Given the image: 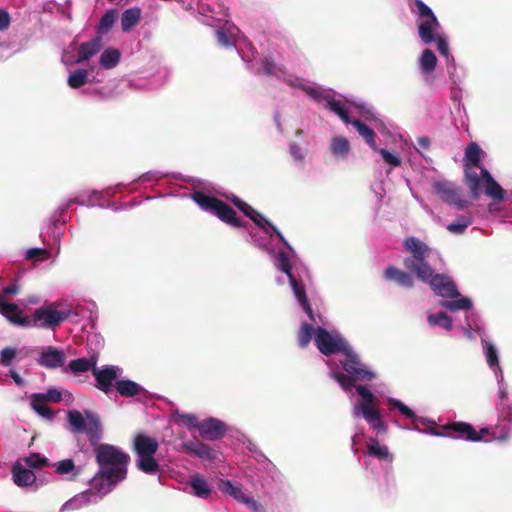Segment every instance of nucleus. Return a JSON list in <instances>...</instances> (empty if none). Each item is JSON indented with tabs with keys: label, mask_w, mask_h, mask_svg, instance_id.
<instances>
[{
	"label": "nucleus",
	"mask_w": 512,
	"mask_h": 512,
	"mask_svg": "<svg viewBox=\"0 0 512 512\" xmlns=\"http://www.w3.org/2000/svg\"><path fill=\"white\" fill-rule=\"evenodd\" d=\"M95 459L99 470L90 480V485L95 491L106 494L126 478L130 456L116 446L99 444L95 449Z\"/></svg>",
	"instance_id": "f257e3e1"
},
{
	"label": "nucleus",
	"mask_w": 512,
	"mask_h": 512,
	"mask_svg": "<svg viewBox=\"0 0 512 512\" xmlns=\"http://www.w3.org/2000/svg\"><path fill=\"white\" fill-rule=\"evenodd\" d=\"M404 248L411 254L404 259V266L420 280H426L432 275V267L428 258L432 252L431 248L422 240L410 236L404 240Z\"/></svg>",
	"instance_id": "f03ea898"
},
{
	"label": "nucleus",
	"mask_w": 512,
	"mask_h": 512,
	"mask_svg": "<svg viewBox=\"0 0 512 512\" xmlns=\"http://www.w3.org/2000/svg\"><path fill=\"white\" fill-rule=\"evenodd\" d=\"M56 303L41 306L32 314L31 325L38 328L55 329L70 316V310H58Z\"/></svg>",
	"instance_id": "7ed1b4c3"
},
{
	"label": "nucleus",
	"mask_w": 512,
	"mask_h": 512,
	"mask_svg": "<svg viewBox=\"0 0 512 512\" xmlns=\"http://www.w3.org/2000/svg\"><path fill=\"white\" fill-rule=\"evenodd\" d=\"M416 12L419 15L418 34L424 44L433 42L432 32H436L440 28V22L433 11L422 1L414 0Z\"/></svg>",
	"instance_id": "20e7f679"
},
{
	"label": "nucleus",
	"mask_w": 512,
	"mask_h": 512,
	"mask_svg": "<svg viewBox=\"0 0 512 512\" xmlns=\"http://www.w3.org/2000/svg\"><path fill=\"white\" fill-rule=\"evenodd\" d=\"M314 340L318 350L325 356L342 353L349 345L342 337L332 335L323 327L315 329Z\"/></svg>",
	"instance_id": "39448f33"
},
{
	"label": "nucleus",
	"mask_w": 512,
	"mask_h": 512,
	"mask_svg": "<svg viewBox=\"0 0 512 512\" xmlns=\"http://www.w3.org/2000/svg\"><path fill=\"white\" fill-rule=\"evenodd\" d=\"M441 431L433 430L432 435L439 437H450L455 439H463L471 442H478L476 430L474 427L462 421L450 422L440 426Z\"/></svg>",
	"instance_id": "423d86ee"
},
{
	"label": "nucleus",
	"mask_w": 512,
	"mask_h": 512,
	"mask_svg": "<svg viewBox=\"0 0 512 512\" xmlns=\"http://www.w3.org/2000/svg\"><path fill=\"white\" fill-rule=\"evenodd\" d=\"M433 189L444 202L454 205L457 209H464L470 205L469 201L462 199L461 190L451 182H435Z\"/></svg>",
	"instance_id": "0eeeda50"
},
{
	"label": "nucleus",
	"mask_w": 512,
	"mask_h": 512,
	"mask_svg": "<svg viewBox=\"0 0 512 512\" xmlns=\"http://www.w3.org/2000/svg\"><path fill=\"white\" fill-rule=\"evenodd\" d=\"M422 281L429 283L434 293L442 298L454 299L460 296L455 283L445 274H435L434 271H432V275Z\"/></svg>",
	"instance_id": "6e6552de"
},
{
	"label": "nucleus",
	"mask_w": 512,
	"mask_h": 512,
	"mask_svg": "<svg viewBox=\"0 0 512 512\" xmlns=\"http://www.w3.org/2000/svg\"><path fill=\"white\" fill-rule=\"evenodd\" d=\"M345 359L341 361L343 369L356 379L371 380L374 374L369 371L359 359V356L353 351L350 345L342 352Z\"/></svg>",
	"instance_id": "1a4fd4ad"
},
{
	"label": "nucleus",
	"mask_w": 512,
	"mask_h": 512,
	"mask_svg": "<svg viewBox=\"0 0 512 512\" xmlns=\"http://www.w3.org/2000/svg\"><path fill=\"white\" fill-rule=\"evenodd\" d=\"M198 432L205 440L217 441L225 436L227 426L223 421L210 417L200 422Z\"/></svg>",
	"instance_id": "9d476101"
},
{
	"label": "nucleus",
	"mask_w": 512,
	"mask_h": 512,
	"mask_svg": "<svg viewBox=\"0 0 512 512\" xmlns=\"http://www.w3.org/2000/svg\"><path fill=\"white\" fill-rule=\"evenodd\" d=\"M117 371L118 368L115 366H106L103 369L93 367L92 374L96 379V387L105 394H109L118 381Z\"/></svg>",
	"instance_id": "9b49d317"
},
{
	"label": "nucleus",
	"mask_w": 512,
	"mask_h": 512,
	"mask_svg": "<svg viewBox=\"0 0 512 512\" xmlns=\"http://www.w3.org/2000/svg\"><path fill=\"white\" fill-rule=\"evenodd\" d=\"M0 313L12 324L27 327L31 325L30 319L22 314L21 309L15 303L7 302L0 295Z\"/></svg>",
	"instance_id": "f8f14e48"
},
{
	"label": "nucleus",
	"mask_w": 512,
	"mask_h": 512,
	"mask_svg": "<svg viewBox=\"0 0 512 512\" xmlns=\"http://www.w3.org/2000/svg\"><path fill=\"white\" fill-rule=\"evenodd\" d=\"M65 362V354L63 351L57 349L56 347L49 346L47 347L40 355L38 359L39 365L48 368L55 369L63 366Z\"/></svg>",
	"instance_id": "ddd939ff"
},
{
	"label": "nucleus",
	"mask_w": 512,
	"mask_h": 512,
	"mask_svg": "<svg viewBox=\"0 0 512 512\" xmlns=\"http://www.w3.org/2000/svg\"><path fill=\"white\" fill-rule=\"evenodd\" d=\"M356 410H360L364 419L371 425L377 432H386L387 426L381 419L379 409L375 406L358 405Z\"/></svg>",
	"instance_id": "4468645a"
},
{
	"label": "nucleus",
	"mask_w": 512,
	"mask_h": 512,
	"mask_svg": "<svg viewBox=\"0 0 512 512\" xmlns=\"http://www.w3.org/2000/svg\"><path fill=\"white\" fill-rule=\"evenodd\" d=\"M85 415L87 416V424L83 432L86 433L90 444L92 446L99 445L98 442L102 436V426L99 417L92 413L91 411L86 410Z\"/></svg>",
	"instance_id": "2eb2a0df"
},
{
	"label": "nucleus",
	"mask_w": 512,
	"mask_h": 512,
	"mask_svg": "<svg viewBox=\"0 0 512 512\" xmlns=\"http://www.w3.org/2000/svg\"><path fill=\"white\" fill-rule=\"evenodd\" d=\"M383 277L385 280L393 281L403 288H412L414 286V279L411 274L395 266H388L384 270Z\"/></svg>",
	"instance_id": "dca6fc26"
},
{
	"label": "nucleus",
	"mask_w": 512,
	"mask_h": 512,
	"mask_svg": "<svg viewBox=\"0 0 512 512\" xmlns=\"http://www.w3.org/2000/svg\"><path fill=\"white\" fill-rule=\"evenodd\" d=\"M159 444L156 439L144 434L136 435L134 439V449L138 456H149L155 454Z\"/></svg>",
	"instance_id": "f3484780"
},
{
	"label": "nucleus",
	"mask_w": 512,
	"mask_h": 512,
	"mask_svg": "<svg viewBox=\"0 0 512 512\" xmlns=\"http://www.w3.org/2000/svg\"><path fill=\"white\" fill-rule=\"evenodd\" d=\"M214 214L223 222L233 227H245L246 223L237 217L236 211L224 201H220Z\"/></svg>",
	"instance_id": "a211bd4d"
},
{
	"label": "nucleus",
	"mask_w": 512,
	"mask_h": 512,
	"mask_svg": "<svg viewBox=\"0 0 512 512\" xmlns=\"http://www.w3.org/2000/svg\"><path fill=\"white\" fill-rule=\"evenodd\" d=\"M183 450L195 457L212 460L214 451L205 443L199 441H187L182 445Z\"/></svg>",
	"instance_id": "6ab92c4d"
},
{
	"label": "nucleus",
	"mask_w": 512,
	"mask_h": 512,
	"mask_svg": "<svg viewBox=\"0 0 512 512\" xmlns=\"http://www.w3.org/2000/svg\"><path fill=\"white\" fill-rule=\"evenodd\" d=\"M12 476L14 483L19 487L30 486L36 481L34 472L24 468L20 463L13 465Z\"/></svg>",
	"instance_id": "aec40b11"
},
{
	"label": "nucleus",
	"mask_w": 512,
	"mask_h": 512,
	"mask_svg": "<svg viewBox=\"0 0 512 512\" xmlns=\"http://www.w3.org/2000/svg\"><path fill=\"white\" fill-rule=\"evenodd\" d=\"M101 50V38L99 36L93 38L88 42L80 44L78 48V55L76 63H81L90 59Z\"/></svg>",
	"instance_id": "412c9836"
},
{
	"label": "nucleus",
	"mask_w": 512,
	"mask_h": 512,
	"mask_svg": "<svg viewBox=\"0 0 512 512\" xmlns=\"http://www.w3.org/2000/svg\"><path fill=\"white\" fill-rule=\"evenodd\" d=\"M192 199L196 204H198L202 209L214 213L217 209L218 204L220 203V199L205 194L201 191H196L192 194Z\"/></svg>",
	"instance_id": "4be33fe9"
},
{
	"label": "nucleus",
	"mask_w": 512,
	"mask_h": 512,
	"mask_svg": "<svg viewBox=\"0 0 512 512\" xmlns=\"http://www.w3.org/2000/svg\"><path fill=\"white\" fill-rule=\"evenodd\" d=\"M367 454L379 460H392V455L387 446H381L376 438H369L366 444Z\"/></svg>",
	"instance_id": "5701e85b"
},
{
	"label": "nucleus",
	"mask_w": 512,
	"mask_h": 512,
	"mask_svg": "<svg viewBox=\"0 0 512 512\" xmlns=\"http://www.w3.org/2000/svg\"><path fill=\"white\" fill-rule=\"evenodd\" d=\"M465 184L469 188L471 196L474 200L480 197L481 180L476 171L471 170L465 165Z\"/></svg>",
	"instance_id": "b1692460"
},
{
	"label": "nucleus",
	"mask_w": 512,
	"mask_h": 512,
	"mask_svg": "<svg viewBox=\"0 0 512 512\" xmlns=\"http://www.w3.org/2000/svg\"><path fill=\"white\" fill-rule=\"evenodd\" d=\"M190 487L193 494L200 498H207L211 493L209 484L200 474L193 475L190 478Z\"/></svg>",
	"instance_id": "393cba45"
},
{
	"label": "nucleus",
	"mask_w": 512,
	"mask_h": 512,
	"mask_svg": "<svg viewBox=\"0 0 512 512\" xmlns=\"http://www.w3.org/2000/svg\"><path fill=\"white\" fill-rule=\"evenodd\" d=\"M351 124L357 129L358 133L363 137L366 143L374 150L377 151L378 147L375 142L376 133L370 127H368L365 123L360 121L359 119H355L351 122Z\"/></svg>",
	"instance_id": "a878e982"
},
{
	"label": "nucleus",
	"mask_w": 512,
	"mask_h": 512,
	"mask_svg": "<svg viewBox=\"0 0 512 512\" xmlns=\"http://www.w3.org/2000/svg\"><path fill=\"white\" fill-rule=\"evenodd\" d=\"M115 388L122 397L127 398L136 396L142 390L138 383L128 379L116 381Z\"/></svg>",
	"instance_id": "bb28decb"
},
{
	"label": "nucleus",
	"mask_w": 512,
	"mask_h": 512,
	"mask_svg": "<svg viewBox=\"0 0 512 512\" xmlns=\"http://www.w3.org/2000/svg\"><path fill=\"white\" fill-rule=\"evenodd\" d=\"M141 18V10L139 8H130L125 10L121 16V27L124 32H128L134 27Z\"/></svg>",
	"instance_id": "cd10ccee"
},
{
	"label": "nucleus",
	"mask_w": 512,
	"mask_h": 512,
	"mask_svg": "<svg viewBox=\"0 0 512 512\" xmlns=\"http://www.w3.org/2000/svg\"><path fill=\"white\" fill-rule=\"evenodd\" d=\"M218 487L222 493L232 496L243 504L245 499L249 496L243 492L241 487L233 485L230 480H221Z\"/></svg>",
	"instance_id": "c85d7f7f"
},
{
	"label": "nucleus",
	"mask_w": 512,
	"mask_h": 512,
	"mask_svg": "<svg viewBox=\"0 0 512 512\" xmlns=\"http://www.w3.org/2000/svg\"><path fill=\"white\" fill-rule=\"evenodd\" d=\"M95 366V362L88 358H78L71 360L68 366L64 369L65 372H72L74 374H80L89 371Z\"/></svg>",
	"instance_id": "c756f323"
},
{
	"label": "nucleus",
	"mask_w": 512,
	"mask_h": 512,
	"mask_svg": "<svg viewBox=\"0 0 512 512\" xmlns=\"http://www.w3.org/2000/svg\"><path fill=\"white\" fill-rule=\"evenodd\" d=\"M420 69L424 74L433 72L437 65V57L431 49H425L419 60Z\"/></svg>",
	"instance_id": "7c9ffc66"
},
{
	"label": "nucleus",
	"mask_w": 512,
	"mask_h": 512,
	"mask_svg": "<svg viewBox=\"0 0 512 512\" xmlns=\"http://www.w3.org/2000/svg\"><path fill=\"white\" fill-rule=\"evenodd\" d=\"M154 454L149 456H139L137 467L139 470L146 474H155L161 471L160 465L153 457Z\"/></svg>",
	"instance_id": "2f4dec72"
},
{
	"label": "nucleus",
	"mask_w": 512,
	"mask_h": 512,
	"mask_svg": "<svg viewBox=\"0 0 512 512\" xmlns=\"http://www.w3.org/2000/svg\"><path fill=\"white\" fill-rule=\"evenodd\" d=\"M71 430L75 433L83 432L87 424V416L77 410L69 411L67 415Z\"/></svg>",
	"instance_id": "473e14b6"
},
{
	"label": "nucleus",
	"mask_w": 512,
	"mask_h": 512,
	"mask_svg": "<svg viewBox=\"0 0 512 512\" xmlns=\"http://www.w3.org/2000/svg\"><path fill=\"white\" fill-rule=\"evenodd\" d=\"M173 418L175 420V423L178 425L185 426L188 429L196 428L197 430H199L200 422L198 421L197 416L194 414L175 411L173 413Z\"/></svg>",
	"instance_id": "72a5a7b5"
},
{
	"label": "nucleus",
	"mask_w": 512,
	"mask_h": 512,
	"mask_svg": "<svg viewBox=\"0 0 512 512\" xmlns=\"http://www.w3.org/2000/svg\"><path fill=\"white\" fill-rule=\"evenodd\" d=\"M120 60V52L114 48L104 50L100 56V64L105 69L114 68Z\"/></svg>",
	"instance_id": "f704fd0d"
},
{
	"label": "nucleus",
	"mask_w": 512,
	"mask_h": 512,
	"mask_svg": "<svg viewBox=\"0 0 512 512\" xmlns=\"http://www.w3.org/2000/svg\"><path fill=\"white\" fill-rule=\"evenodd\" d=\"M481 153L482 150L477 143H469L465 149L466 164H470L473 167H480Z\"/></svg>",
	"instance_id": "c9c22d12"
},
{
	"label": "nucleus",
	"mask_w": 512,
	"mask_h": 512,
	"mask_svg": "<svg viewBox=\"0 0 512 512\" xmlns=\"http://www.w3.org/2000/svg\"><path fill=\"white\" fill-rule=\"evenodd\" d=\"M330 150L334 155L345 158L350 150L349 141L343 136H336L331 141Z\"/></svg>",
	"instance_id": "e433bc0d"
},
{
	"label": "nucleus",
	"mask_w": 512,
	"mask_h": 512,
	"mask_svg": "<svg viewBox=\"0 0 512 512\" xmlns=\"http://www.w3.org/2000/svg\"><path fill=\"white\" fill-rule=\"evenodd\" d=\"M427 321L431 327L441 326L447 331L453 328L452 319L445 312L431 314L427 317Z\"/></svg>",
	"instance_id": "4c0bfd02"
},
{
	"label": "nucleus",
	"mask_w": 512,
	"mask_h": 512,
	"mask_svg": "<svg viewBox=\"0 0 512 512\" xmlns=\"http://www.w3.org/2000/svg\"><path fill=\"white\" fill-rule=\"evenodd\" d=\"M472 224V217L469 215H461L457 222L448 224L446 229L452 234H463L468 226Z\"/></svg>",
	"instance_id": "58836bf2"
},
{
	"label": "nucleus",
	"mask_w": 512,
	"mask_h": 512,
	"mask_svg": "<svg viewBox=\"0 0 512 512\" xmlns=\"http://www.w3.org/2000/svg\"><path fill=\"white\" fill-rule=\"evenodd\" d=\"M512 433V423L501 422L492 429V437L498 441H507Z\"/></svg>",
	"instance_id": "ea45409f"
},
{
	"label": "nucleus",
	"mask_w": 512,
	"mask_h": 512,
	"mask_svg": "<svg viewBox=\"0 0 512 512\" xmlns=\"http://www.w3.org/2000/svg\"><path fill=\"white\" fill-rule=\"evenodd\" d=\"M327 108L337 114L341 120L346 124H351L348 111L341 101L335 99H329L327 101Z\"/></svg>",
	"instance_id": "a19ab883"
},
{
	"label": "nucleus",
	"mask_w": 512,
	"mask_h": 512,
	"mask_svg": "<svg viewBox=\"0 0 512 512\" xmlns=\"http://www.w3.org/2000/svg\"><path fill=\"white\" fill-rule=\"evenodd\" d=\"M88 82V71L84 69H78L71 73L68 77L67 83L73 88L77 89L84 86Z\"/></svg>",
	"instance_id": "79ce46f5"
},
{
	"label": "nucleus",
	"mask_w": 512,
	"mask_h": 512,
	"mask_svg": "<svg viewBox=\"0 0 512 512\" xmlns=\"http://www.w3.org/2000/svg\"><path fill=\"white\" fill-rule=\"evenodd\" d=\"M116 11L115 10H109L107 11L100 19L97 32L99 34H105L107 33L114 25L116 21Z\"/></svg>",
	"instance_id": "37998d69"
},
{
	"label": "nucleus",
	"mask_w": 512,
	"mask_h": 512,
	"mask_svg": "<svg viewBox=\"0 0 512 512\" xmlns=\"http://www.w3.org/2000/svg\"><path fill=\"white\" fill-rule=\"evenodd\" d=\"M313 332H315V329L311 324H308L306 322L301 324V327L297 334L298 343L301 348H305L308 346L312 339Z\"/></svg>",
	"instance_id": "c03bdc74"
},
{
	"label": "nucleus",
	"mask_w": 512,
	"mask_h": 512,
	"mask_svg": "<svg viewBox=\"0 0 512 512\" xmlns=\"http://www.w3.org/2000/svg\"><path fill=\"white\" fill-rule=\"evenodd\" d=\"M442 306L451 312L469 310L472 307V301L467 297H462L457 300L445 301L442 303Z\"/></svg>",
	"instance_id": "a18cd8bd"
},
{
	"label": "nucleus",
	"mask_w": 512,
	"mask_h": 512,
	"mask_svg": "<svg viewBox=\"0 0 512 512\" xmlns=\"http://www.w3.org/2000/svg\"><path fill=\"white\" fill-rule=\"evenodd\" d=\"M331 376L339 383L341 388L345 391L351 390L355 386V381L358 380L350 374L346 375L341 372H333Z\"/></svg>",
	"instance_id": "49530a36"
},
{
	"label": "nucleus",
	"mask_w": 512,
	"mask_h": 512,
	"mask_svg": "<svg viewBox=\"0 0 512 512\" xmlns=\"http://www.w3.org/2000/svg\"><path fill=\"white\" fill-rule=\"evenodd\" d=\"M45 400L35 399V394L32 395L31 405L32 408L41 416L51 419L54 416L53 411L45 404Z\"/></svg>",
	"instance_id": "de8ad7c7"
},
{
	"label": "nucleus",
	"mask_w": 512,
	"mask_h": 512,
	"mask_svg": "<svg viewBox=\"0 0 512 512\" xmlns=\"http://www.w3.org/2000/svg\"><path fill=\"white\" fill-rule=\"evenodd\" d=\"M486 194L496 201H502L504 199L503 188L494 180H490L486 183Z\"/></svg>",
	"instance_id": "09e8293b"
},
{
	"label": "nucleus",
	"mask_w": 512,
	"mask_h": 512,
	"mask_svg": "<svg viewBox=\"0 0 512 512\" xmlns=\"http://www.w3.org/2000/svg\"><path fill=\"white\" fill-rule=\"evenodd\" d=\"M289 283H290V285L292 287V290H293V293H294L295 297L297 298V300L299 301V303L301 304L303 302H306L308 300V298H307V295H306V291H305L304 285L299 283L296 280L294 275H290Z\"/></svg>",
	"instance_id": "8fccbe9b"
},
{
	"label": "nucleus",
	"mask_w": 512,
	"mask_h": 512,
	"mask_svg": "<svg viewBox=\"0 0 512 512\" xmlns=\"http://www.w3.org/2000/svg\"><path fill=\"white\" fill-rule=\"evenodd\" d=\"M277 268L282 271L283 273H285L288 278H290V275H293L292 273V265L290 263V259L288 257V255L283 252V251H280L277 255Z\"/></svg>",
	"instance_id": "3c124183"
},
{
	"label": "nucleus",
	"mask_w": 512,
	"mask_h": 512,
	"mask_svg": "<svg viewBox=\"0 0 512 512\" xmlns=\"http://www.w3.org/2000/svg\"><path fill=\"white\" fill-rule=\"evenodd\" d=\"M246 216L249 217L258 227L263 229L266 233L270 232L268 228L269 224L272 223L265 219L263 215L256 211L254 208L251 207Z\"/></svg>",
	"instance_id": "603ef678"
},
{
	"label": "nucleus",
	"mask_w": 512,
	"mask_h": 512,
	"mask_svg": "<svg viewBox=\"0 0 512 512\" xmlns=\"http://www.w3.org/2000/svg\"><path fill=\"white\" fill-rule=\"evenodd\" d=\"M246 216L249 217L258 227L263 229L266 233L270 232L268 228L269 224L272 223L265 219L263 215L256 211L254 208L251 207Z\"/></svg>",
	"instance_id": "864d4df0"
},
{
	"label": "nucleus",
	"mask_w": 512,
	"mask_h": 512,
	"mask_svg": "<svg viewBox=\"0 0 512 512\" xmlns=\"http://www.w3.org/2000/svg\"><path fill=\"white\" fill-rule=\"evenodd\" d=\"M433 42H436L439 53L445 57L449 56V46L444 33L432 32Z\"/></svg>",
	"instance_id": "5fc2aeb1"
},
{
	"label": "nucleus",
	"mask_w": 512,
	"mask_h": 512,
	"mask_svg": "<svg viewBox=\"0 0 512 512\" xmlns=\"http://www.w3.org/2000/svg\"><path fill=\"white\" fill-rule=\"evenodd\" d=\"M357 393L362 397L363 401L359 405L375 406L377 404L376 396L370 392L365 386L356 387Z\"/></svg>",
	"instance_id": "6e6d98bb"
},
{
	"label": "nucleus",
	"mask_w": 512,
	"mask_h": 512,
	"mask_svg": "<svg viewBox=\"0 0 512 512\" xmlns=\"http://www.w3.org/2000/svg\"><path fill=\"white\" fill-rule=\"evenodd\" d=\"M25 464L31 468H41L47 465L48 459L37 453H31L23 459Z\"/></svg>",
	"instance_id": "4d7b16f0"
},
{
	"label": "nucleus",
	"mask_w": 512,
	"mask_h": 512,
	"mask_svg": "<svg viewBox=\"0 0 512 512\" xmlns=\"http://www.w3.org/2000/svg\"><path fill=\"white\" fill-rule=\"evenodd\" d=\"M35 399L58 403L62 400V393L57 389H49L46 393H35Z\"/></svg>",
	"instance_id": "13d9d810"
},
{
	"label": "nucleus",
	"mask_w": 512,
	"mask_h": 512,
	"mask_svg": "<svg viewBox=\"0 0 512 512\" xmlns=\"http://www.w3.org/2000/svg\"><path fill=\"white\" fill-rule=\"evenodd\" d=\"M412 422L414 423V429L418 430V431H422L419 428V425H422L423 427H426L427 428V432H429L430 434H432L433 430L441 431L440 426H437V424L434 421H430L427 418L416 416V419H413Z\"/></svg>",
	"instance_id": "bf43d9fd"
},
{
	"label": "nucleus",
	"mask_w": 512,
	"mask_h": 512,
	"mask_svg": "<svg viewBox=\"0 0 512 512\" xmlns=\"http://www.w3.org/2000/svg\"><path fill=\"white\" fill-rule=\"evenodd\" d=\"M388 402L390 405L397 408L400 411V413L403 414L404 416H406L407 418L411 419L412 421H413V419H416V414L414 413V411H412L408 406H406L400 400L390 398Z\"/></svg>",
	"instance_id": "052dcab7"
},
{
	"label": "nucleus",
	"mask_w": 512,
	"mask_h": 512,
	"mask_svg": "<svg viewBox=\"0 0 512 512\" xmlns=\"http://www.w3.org/2000/svg\"><path fill=\"white\" fill-rule=\"evenodd\" d=\"M16 357V350L12 347H5L0 352V364L3 366H10L13 359Z\"/></svg>",
	"instance_id": "680f3d73"
},
{
	"label": "nucleus",
	"mask_w": 512,
	"mask_h": 512,
	"mask_svg": "<svg viewBox=\"0 0 512 512\" xmlns=\"http://www.w3.org/2000/svg\"><path fill=\"white\" fill-rule=\"evenodd\" d=\"M377 151L380 153L383 160L392 167H398L401 165V159L397 155L389 152L387 149L381 148Z\"/></svg>",
	"instance_id": "e2e57ef3"
},
{
	"label": "nucleus",
	"mask_w": 512,
	"mask_h": 512,
	"mask_svg": "<svg viewBox=\"0 0 512 512\" xmlns=\"http://www.w3.org/2000/svg\"><path fill=\"white\" fill-rule=\"evenodd\" d=\"M75 468L74 461L72 459H64L58 462L56 472L64 475L72 472Z\"/></svg>",
	"instance_id": "0e129e2a"
},
{
	"label": "nucleus",
	"mask_w": 512,
	"mask_h": 512,
	"mask_svg": "<svg viewBox=\"0 0 512 512\" xmlns=\"http://www.w3.org/2000/svg\"><path fill=\"white\" fill-rule=\"evenodd\" d=\"M48 256V251L43 248H31L26 252V258L30 260H43Z\"/></svg>",
	"instance_id": "69168bd1"
},
{
	"label": "nucleus",
	"mask_w": 512,
	"mask_h": 512,
	"mask_svg": "<svg viewBox=\"0 0 512 512\" xmlns=\"http://www.w3.org/2000/svg\"><path fill=\"white\" fill-rule=\"evenodd\" d=\"M499 421L512 423V408L508 403L500 405Z\"/></svg>",
	"instance_id": "338daca9"
},
{
	"label": "nucleus",
	"mask_w": 512,
	"mask_h": 512,
	"mask_svg": "<svg viewBox=\"0 0 512 512\" xmlns=\"http://www.w3.org/2000/svg\"><path fill=\"white\" fill-rule=\"evenodd\" d=\"M486 359L491 367L498 364L497 350L492 344H487L486 346Z\"/></svg>",
	"instance_id": "774afa93"
}]
</instances>
